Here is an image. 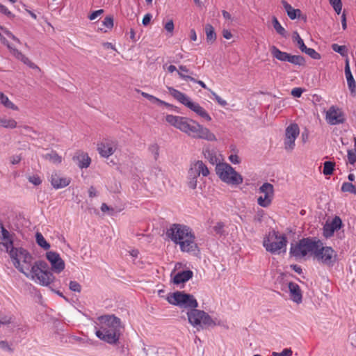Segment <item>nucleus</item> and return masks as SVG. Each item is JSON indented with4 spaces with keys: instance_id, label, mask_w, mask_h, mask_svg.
Masks as SVG:
<instances>
[{
    "instance_id": "nucleus-1",
    "label": "nucleus",
    "mask_w": 356,
    "mask_h": 356,
    "mask_svg": "<svg viewBox=\"0 0 356 356\" xmlns=\"http://www.w3.org/2000/svg\"><path fill=\"white\" fill-rule=\"evenodd\" d=\"M165 234L174 243L179 245L181 252L191 253L199 251L195 236L190 227L174 223L167 229Z\"/></svg>"
},
{
    "instance_id": "nucleus-2",
    "label": "nucleus",
    "mask_w": 356,
    "mask_h": 356,
    "mask_svg": "<svg viewBox=\"0 0 356 356\" xmlns=\"http://www.w3.org/2000/svg\"><path fill=\"white\" fill-rule=\"evenodd\" d=\"M97 320L100 328L96 331V336L109 344H118L124 330L120 318L113 314H106L99 316Z\"/></svg>"
},
{
    "instance_id": "nucleus-3",
    "label": "nucleus",
    "mask_w": 356,
    "mask_h": 356,
    "mask_svg": "<svg viewBox=\"0 0 356 356\" xmlns=\"http://www.w3.org/2000/svg\"><path fill=\"white\" fill-rule=\"evenodd\" d=\"M9 255L13 259L14 266L26 277L31 273L33 256L24 248L10 250Z\"/></svg>"
},
{
    "instance_id": "nucleus-4",
    "label": "nucleus",
    "mask_w": 356,
    "mask_h": 356,
    "mask_svg": "<svg viewBox=\"0 0 356 356\" xmlns=\"http://www.w3.org/2000/svg\"><path fill=\"white\" fill-rule=\"evenodd\" d=\"M318 245H322V242L319 239L316 240L312 237L303 238L298 242L291 244L289 254L296 259L304 257L309 252L314 254Z\"/></svg>"
},
{
    "instance_id": "nucleus-5",
    "label": "nucleus",
    "mask_w": 356,
    "mask_h": 356,
    "mask_svg": "<svg viewBox=\"0 0 356 356\" xmlns=\"http://www.w3.org/2000/svg\"><path fill=\"white\" fill-rule=\"evenodd\" d=\"M170 94L179 102L186 106L187 108L195 112L201 118L209 122L211 120V116L198 103L192 102L190 98L184 93L174 88L173 87H167Z\"/></svg>"
},
{
    "instance_id": "nucleus-6",
    "label": "nucleus",
    "mask_w": 356,
    "mask_h": 356,
    "mask_svg": "<svg viewBox=\"0 0 356 356\" xmlns=\"http://www.w3.org/2000/svg\"><path fill=\"white\" fill-rule=\"evenodd\" d=\"M186 314L189 323L196 327L197 330L207 327H214L220 325V322L216 323L207 312L197 308L188 310Z\"/></svg>"
},
{
    "instance_id": "nucleus-7",
    "label": "nucleus",
    "mask_w": 356,
    "mask_h": 356,
    "mask_svg": "<svg viewBox=\"0 0 356 356\" xmlns=\"http://www.w3.org/2000/svg\"><path fill=\"white\" fill-rule=\"evenodd\" d=\"M216 172L221 181L229 185L238 186L243 181V177L227 163L216 164Z\"/></svg>"
},
{
    "instance_id": "nucleus-8",
    "label": "nucleus",
    "mask_w": 356,
    "mask_h": 356,
    "mask_svg": "<svg viewBox=\"0 0 356 356\" xmlns=\"http://www.w3.org/2000/svg\"><path fill=\"white\" fill-rule=\"evenodd\" d=\"M52 272L49 264L43 260L36 261L31 267L32 277H35L39 283L45 286L50 285L56 279Z\"/></svg>"
},
{
    "instance_id": "nucleus-9",
    "label": "nucleus",
    "mask_w": 356,
    "mask_h": 356,
    "mask_svg": "<svg viewBox=\"0 0 356 356\" xmlns=\"http://www.w3.org/2000/svg\"><path fill=\"white\" fill-rule=\"evenodd\" d=\"M168 302L181 308L194 309L198 307V302L193 295L184 291H177L170 293L167 298Z\"/></svg>"
},
{
    "instance_id": "nucleus-10",
    "label": "nucleus",
    "mask_w": 356,
    "mask_h": 356,
    "mask_svg": "<svg viewBox=\"0 0 356 356\" xmlns=\"http://www.w3.org/2000/svg\"><path fill=\"white\" fill-rule=\"evenodd\" d=\"M315 258L323 265L332 268L337 260V254L331 247L318 245L314 253Z\"/></svg>"
},
{
    "instance_id": "nucleus-11",
    "label": "nucleus",
    "mask_w": 356,
    "mask_h": 356,
    "mask_svg": "<svg viewBox=\"0 0 356 356\" xmlns=\"http://www.w3.org/2000/svg\"><path fill=\"white\" fill-rule=\"evenodd\" d=\"M272 236H275V241H270L268 237L264 240L263 244L267 251L273 254L286 246L287 239L285 235H280L278 232L273 231Z\"/></svg>"
},
{
    "instance_id": "nucleus-12",
    "label": "nucleus",
    "mask_w": 356,
    "mask_h": 356,
    "mask_svg": "<svg viewBox=\"0 0 356 356\" xmlns=\"http://www.w3.org/2000/svg\"><path fill=\"white\" fill-rule=\"evenodd\" d=\"M300 134V129L296 123L288 126L285 131L284 148L287 151L294 149L295 140Z\"/></svg>"
},
{
    "instance_id": "nucleus-13",
    "label": "nucleus",
    "mask_w": 356,
    "mask_h": 356,
    "mask_svg": "<svg viewBox=\"0 0 356 356\" xmlns=\"http://www.w3.org/2000/svg\"><path fill=\"white\" fill-rule=\"evenodd\" d=\"M46 259L51 264V270L56 273H60L65 268V261L60 254L54 251H48L45 254Z\"/></svg>"
},
{
    "instance_id": "nucleus-14",
    "label": "nucleus",
    "mask_w": 356,
    "mask_h": 356,
    "mask_svg": "<svg viewBox=\"0 0 356 356\" xmlns=\"http://www.w3.org/2000/svg\"><path fill=\"white\" fill-rule=\"evenodd\" d=\"M343 222L339 216H336L331 222H326L323 225V234L325 238H330L335 231L339 230L343 227Z\"/></svg>"
},
{
    "instance_id": "nucleus-15",
    "label": "nucleus",
    "mask_w": 356,
    "mask_h": 356,
    "mask_svg": "<svg viewBox=\"0 0 356 356\" xmlns=\"http://www.w3.org/2000/svg\"><path fill=\"white\" fill-rule=\"evenodd\" d=\"M166 121L171 125L177 129H179L183 132H186L188 128V123L191 122V119L185 117L175 116L172 115H167L165 117Z\"/></svg>"
},
{
    "instance_id": "nucleus-16",
    "label": "nucleus",
    "mask_w": 356,
    "mask_h": 356,
    "mask_svg": "<svg viewBox=\"0 0 356 356\" xmlns=\"http://www.w3.org/2000/svg\"><path fill=\"white\" fill-rule=\"evenodd\" d=\"M326 119L329 124L335 125L342 124L346 120L343 113L339 109L331 107L326 113Z\"/></svg>"
},
{
    "instance_id": "nucleus-17",
    "label": "nucleus",
    "mask_w": 356,
    "mask_h": 356,
    "mask_svg": "<svg viewBox=\"0 0 356 356\" xmlns=\"http://www.w3.org/2000/svg\"><path fill=\"white\" fill-rule=\"evenodd\" d=\"M1 239L3 242L0 243V245H3L7 252L9 253L10 250H14L16 248L13 246V236L15 234H10L4 227L1 229Z\"/></svg>"
},
{
    "instance_id": "nucleus-18",
    "label": "nucleus",
    "mask_w": 356,
    "mask_h": 356,
    "mask_svg": "<svg viewBox=\"0 0 356 356\" xmlns=\"http://www.w3.org/2000/svg\"><path fill=\"white\" fill-rule=\"evenodd\" d=\"M290 298L296 303L300 304L302 301V294L299 285L293 282L288 283Z\"/></svg>"
},
{
    "instance_id": "nucleus-19",
    "label": "nucleus",
    "mask_w": 356,
    "mask_h": 356,
    "mask_svg": "<svg viewBox=\"0 0 356 356\" xmlns=\"http://www.w3.org/2000/svg\"><path fill=\"white\" fill-rule=\"evenodd\" d=\"M50 181L54 188L59 189L68 186L70 183V179L60 177L57 172H53L51 175Z\"/></svg>"
},
{
    "instance_id": "nucleus-20",
    "label": "nucleus",
    "mask_w": 356,
    "mask_h": 356,
    "mask_svg": "<svg viewBox=\"0 0 356 356\" xmlns=\"http://www.w3.org/2000/svg\"><path fill=\"white\" fill-rule=\"evenodd\" d=\"M72 159L81 169L88 168L91 162V159L88 154L83 152H79L76 153Z\"/></svg>"
},
{
    "instance_id": "nucleus-21",
    "label": "nucleus",
    "mask_w": 356,
    "mask_h": 356,
    "mask_svg": "<svg viewBox=\"0 0 356 356\" xmlns=\"http://www.w3.org/2000/svg\"><path fill=\"white\" fill-rule=\"evenodd\" d=\"M193 276V273L191 270H184L178 272L173 277L172 282L176 284H180L186 282Z\"/></svg>"
},
{
    "instance_id": "nucleus-22",
    "label": "nucleus",
    "mask_w": 356,
    "mask_h": 356,
    "mask_svg": "<svg viewBox=\"0 0 356 356\" xmlns=\"http://www.w3.org/2000/svg\"><path fill=\"white\" fill-rule=\"evenodd\" d=\"M281 3L291 19L294 20L300 18L302 12L300 9L293 8L286 0H282Z\"/></svg>"
},
{
    "instance_id": "nucleus-23",
    "label": "nucleus",
    "mask_w": 356,
    "mask_h": 356,
    "mask_svg": "<svg viewBox=\"0 0 356 356\" xmlns=\"http://www.w3.org/2000/svg\"><path fill=\"white\" fill-rule=\"evenodd\" d=\"M194 137L204 139L208 141H216L217 140L216 136L211 133L209 129L202 125H200V129H197Z\"/></svg>"
},
{
    "instance_id": "nucleus-24",
    "label": "nucleus",
    "mask_w": 356,
    "mask_h": 356,
    "mask_svg": "<svg viewBox=\"0 0 356 356\" xmlns=\"http://www.w3.org/2000/svg\"><path fill=\"white\" fill-rule=\"evenodd\" d=\"M98 151L102 156L108 158L114 153L115 147L109 143H101L98 147Z\"/></svg>"
},
{
    "instance_id": "nucleus-25",
    "label": "nucleus",
    "mask_w": 356,
    "mask_h": 356,
    "mask_svg": "<svg viewBox=\"0 0 356 356\" xmlns=\"http://www.w3.org/2000/svg\"><path fill=\"white\" fill-rule=\"evenodd\" d=\"M12 54L18 60H20L25 65H28L31 69H36L38 67L31 62L29 58H27L25 55H24L20 51L17 49H12Z\"/></svg>"
},
{
    "instance_id": "nucleus-26",
    "label": "nucleus",
    "mask_w": 356,
    "mask_h": 356,
    "mask_svg": "<svg viewBox=\"0 0 356 356\" xmlns=\"http://www.w3.org/2000/svg\"><path fill=\"white\" fill-rule=\"evenodd\" d=\"M270 53L273 58L277 59L278 60L282 61V62H287L288 60V56L289 53L285 51H282L280 50L277 47L273 45L270 47Z\"/></svg>"
},
{
    "instance_id": "nucleus-27",
    "label": "nucleus",
    "mask_w": 356,
    "mask_h": 356,
    "mask_svg": "<svg viewBox=\"0 0 356 356\" xmlns=\"http://www.w3.org/2000/svg\"><path fill=\"white\" fill-rule=\"evenodd\" d=\"M204 158L209 161V162L212 164H218V158L216 156V152L213 149L205 148L202 152Z\"/></svg>"
},
{
    "instance_id": "nucleus-28",
    "label": "nucleus",
    "mask_w": 356,
    "mask_h": 356,
    "mask_svg": "<svg viewBox=\"0 0 356 356\" xmlns=\"http://www.w3.org/2000/svg\"><path fill=\"white\" fill-rule=\"evenodd\" d=\"M225 227V224L223 222L219 221L216 223L212 229L216 235L225 237L228 234Z\"/></svg>"
},
{
    "instance_id": "nucleus-29",
    "label": "nucleus",
    "mask_w": 356,
    "mask_h": 356,
    "mask_svg": "<svg viewBox=\"0 0 356 356\" xmlns=\"http://www.w3.org/2000/svg\"><path fill=\"white\" fill-rule=\"evenodd\" d=\"M193 166L197 172V175H200L201 174L204 177H207L209 175V170L207 166L203 163L202 161H197L193 164Z\"/></svg>"
},
{
    "instance_id": "nucleus-30",
    "label": "nucleus",
    "mask_w": 356,
    "mask_h": 356,
    "mask_svg": "<svg viewBox=\"0 0 356 356\" xmlns=\"http://www.w3.org/2000/svg\"><path fill=\"white\" fill-rule=\"evenodd\" d=\"M287 62L298 66H304L305 65V58L300 55L289 54Z\"/></svg>"
},
{
    "instance_id": "nucleus-31",
    "label": "nucleus",
    "mask_w": 356,
    "mask_h": 356,
    "mask_svg": "<svg viewBox=\"0 0 356 356\" xmlns=\"http://www.w3.org/2000/svg\"><path fill=\"white\" fill-rule=\"evenodd\" d=\"M35 241L36 243L40 246L41 248H42L44 250H47L51 248V245L49 243H48L43 235L40 233L37 232L35 233Z\"/></svg>"
},
{
    "instance_id": "nucleus-32",
    "label": "nucleus",
    "mask_w": 356,
    "mask_h": 356,
    "mask_svg": "<svg viewBox=\"0 0 356 356\" xmlns=\"http://www.w3.org/2000/svg\"><path fill=\"white\" fill-rule=\"evenodd\" d=\"M205 33L208 42L213 43L216 40V33L213 26L210 24L205 25Z\"/></svg>"
},
{
    "instance_id": "nucleus-33",
    "label": "nucleus",
    "mask_w": 356,
    "mask_h": 356,
    "mask_svg": "<svg viewBox=\"0 0 356 356\" xmlns=\"http://www.w3.org/2000/svg\"><path fill=\"white\" fill-rule=\"evenodd\" d=\"M273 26L276 32L284 38L287 37V33L284 27L280 24L276 17L273 16L272 19Z\"/></svg>"
},
{
    "instance_id": "nucleus-34",
    "label": "nucleus",
    "mask_w": 356,
    "mask_h": 356,
    "mask_svg": "<svg viewBox=\"0 0 356 356\" xmlns=\"http://www.w3.org/2000/svg\"><path fill=\"white\" fill-rule=\"evenodd\" d=\"M0 102L6 108L17 111L18 107L9 100L7 96L0 91Z\"/></svg>"
},
{
    "instance_id": "nucleus-35",
    "label": "nucleus",
    "mask_w": 356,
    "mask_h": 356,
    "mask_svg": "<svg viewBox=\"0 0 356 356\" xmlns=\"http://www.w3.org/2000/svg\"><path fill=\"white\" fill-rule=\"evenodd\" d=\"M179 78H181V79H183L184 81H191L193 83H196L199 84L202 88H203L204 89H208L206 84L202 81L197 80L191 75L182 74L181 72H179Z\"/></svg>"
},
{
    "instance_id": "nucleus-36",
    "label": "nucleus",
    "mask_w": 356,
    "mask_h": 356,
    "mask_svg": "<svg viewBox=\"0 0 356 356\" xmlns=\"http://www.w3.org/2000/svg\"><path fill=\"white\" fill-rule=\"evenodd\" d=\"M259 191L264 193L265 195L273 197V186L270 183H264L259 188Z\"/></svg>"
},
{
    "instance_id": "nucleus-37",
    "label": "nucleus",
    "mask_w": 356,
    "mask_h": 356,
    "mask_svg": "<svg viewBox=\"0 0 356 356\" xmlns=\"http://www.w3.org/2000/svg\"><path fill=\"white\" fill-rule=\"evenodd\" d=\"M43 157L45 159L53 162L54 163H60L62 161L61 156H59L55 151H51L50 153H47L43 155Z\"/></svg>"
},
{
    "instance_id": "nucleus-38",
    "label": "nucleus",
    "mask_w": 356,
    "mask_h": 356,
    "mask_svg": "<svg viewBox=\"0 0 356 356\" xmlns=\"http://www.w3.org/2000/svg\"><path fill=\"white\" fill-rule=\"evenodd\" d=\"M335 167V163L330 161H327L323 163V173L325 175H331L333 174Z\"/></svg>"
},
{
    "instance_id": "nucleus-39",
    "label": "nucleus",
    "mask_w": 356,
    "mask_h": 356,
    "mask_svg": "<svg viewBox=\"0 0 356 356\" xmlns=\"http://www.w3.org/2000/svg\"><path fill=\"white\" fill-rule=\"evenodd\" d=\"M332 49L339 54L343 57H348V49L345 45H339L338 44L334 43L331 46Z\"/></svg>"
},
{
    "instance_id": "nucleus-40",
    "label": "nucleus",
    "mask_w": 356,
    "mask_h": 356,
    "mask_svg": "<svg viewBox=\"0 0 356 356\" xmlns=\"http://www.w3.org/2000/svg\"><path fill=\"white\" fill-rule=\"evenodd\" d=\"M200 124L197 123L196 121L191 119V122L188 123V128H187V130L185 133L192 135L193 137L195 136V134L197 133V129H200Z\"/></svg>"
},
{
    "instance_id": "nucleus-41",
    "label": "nucleus",
    "mask_w": 356,
    "mask_h": 356,
    "mask_svg": "<svg viewBox=\"0 0 356 356\" xmlns=\"http://www.w3.org/2000/svg\"><path fill=\"white\" fill-rule=\"evenodd\" d=\"M0 126L5 128L13 129L17 127V122L13 119L1 118Z\"/></svg>"
},
{
    "instance_id": "nucleus-42",
    "label": "nucleus",
    "mask_w": 356,
    "mask_h": 356,
    "mask_svg": "<svg viewBox=\"0 0 356 356\" xmlns=\"http://www.w3.org/2000/svg\"><path fill=\"white\" fill-rule=\"evenodd\" d=\"M273 197L267 196H260L257 199V203L259 206L262 207H268L272 202Z\"/></svg>"
},
{
    "instance_id": "nucleus-43",
    "label": "nucleus",
    "mask_w": 356,
    "mask_h": 356,
    "mask_svg": "<svg viewBox=\"0 0 356 356\" xmlns=\"http://www.w3.org/2000/svg\"><path fill=\"white\" fill-rule=\"evenodd\" d=\"M293 40L297 42V44L301 51H302L307 47L303 40L300 38L297 31L293 32Z\"/></svg>"
},
{
    "instance_id": "nucleus-44",
    "label": "nucleus",
    "mask_w": 356,
    "mask_h": 356,
    "mask_svg": "<svg viewBox=\"0 0 356 356\" xmlns=\"http://www.w3.org/2000/svg\"><path fill=\"white\" fill-rule=\"evenodd\" d=\"M302 52L305 53L306 54L309 55L312 58L315 60H319L321 58V54L312 48H309L307 47Z\"/></svg>"
},
{
    "instance_id": "nucleus-45",
    "label": "nucleus",
    "mask_w": 356,
    "mask_h": 356,
    "mask_svg": "<svg viewBox=\"0 0 356 356\" xmlns=\"http://www.w3.org/2000/svg\"><path fill=\"white\" fill-rule=\"evenodd\" d=\"M343 192H348L353 194H356V187L350 182H344L341 186Z\"/></svg>"
},
{
    "instance_id": "nucleus-46",
    "label": "nucleus",
    "mask_w": 356,
    "mask_h": 356,
    "mask_svg": "<svg viewBox=\"0 0 356 356\" xmlns=\"http://www.w3.org/2000/svg\"><path fill=\"white\" fill-rule=\"evenodd\" d=\"M329 2L336 13L339 15L342 10L341 0H329Z\"/></svg>"
},
{
    "instance_id": "nucleus-47",
    "label": "nucleus",
    "mask_w": 356,
    "mask_h": 356,
    "mask_svg": "<svg viewBox=\"0 0 356 356\" xmlns=\"http://www.w3.org/2000/svg\"><path fill=\"white\" fill-rule=\"evenodd\" d=\"M346 80H347V84H348V88L350 91V93L353 96L355 97L356 95V83L354 79V77L352 76V77L348 78V79H346Z\"/></svg>"
},
{
    "instance_id": "nucleus-48",
    "label": "nucleus",
    "mask_w": 356,
    "mask_h": 356,
    "mask_svg": "<svg viewBox=\"0 0 356 356\" xmlns=\"http://www.w3.org/2000/svg\"><path fill=\"white\" fill-rule=\"evenodd\" d=\"M69 289L74 292L80 293L81 291V286L76 281H70L69 283Z\"/></svg>"
},
{
    "instance_id": "nucleus-49",
    "label": "nucleus",
    "mask_w": 356,
    "mask_h": 356,
    "mask_svg": "<svg viewBox=\"0 0 356 356\" xmlns=\"http://www.w3.org/2000/svg\"><path fill=\"white\" fill-rule=\"evenodd\" d=\"M149 152L154 155V159L156 160L159 156V147L156 143L152 144L149 147Z\"/></svg>"
},
{
    "instance_id": "nucleus-50",
    "label": "nucleus",
    "mask_w": 356,
    "mask_h": 356,
    "mask_svg": "<svg viewBox=\"0 0 356 356\" xmlns=\"http://www.w3.org/2000/svg\"><path fill=\"white\" fill-rule=\"evenodd\" d=\"M28 180L29 182H31V184H33L35 186H38V185L41 184V183H42V179L37 175L29 176Z\"/></svg>"
},
{
    "instance_id": "nucleus-51",
    "label": "nucleus",
    "mask_w": 356,
    "mask_h": 356,
    "mask_svg": "<svg viewBox=\"0 0 356 356\" xmlns=\"http://www.w3.org/2000/svg\"><path fill=\"white\" fill-rule=\"evenodd\" d=\"M102 24L106 28L111 29L113 26V18L112 16H106L104 21L102 22Z\"/></svg>"
},
{
    "instance_id": "nucleus-52",
    "label": "nucleus",
    "mask_w": 356,
    "mask_h": 356,
    "mask_svg": "<svg viewBox=\"0 0 356 356\" xmlns=\"http://www.w3.org/2000/svg\"><path fill=\"white\" fill-rule=\"evenodd\" d=\"M0 13L5 15L10 19L15 17V15L13 14L5 6L0 3Z\"/></svg>"
},
{
    "instance_id": "nucleus-53",
    "label": "nucleus",
    "mask_w": 356,
    "mask_h": 356,
    "mask_svg": "<svg viewBox=\"0 0 356 356\" xmlns=\"http://www.w3.org/2000/svg\"><path fill=\"white\" fill-rule=\"evenodd\" d=\"M348 159L351 165H354L356 162V152H354L353 149L348 150Z\"/></svg>"
},
{
    "instance_id": "nucleus-54",
    "label": "nucleus",
    "mask_w": 356,
    "mask_h": 356,
    "mask_svg": "<svg viewBox=\"0 0 356 356\" xmlns=\"http://www.w3.org/2000/svg\"><path fill=\"white\" fill-rule=\"evenodd\" d=\"M141 95L143 97L147 99L149 102H151L152 103H156L158 104L159 102V99L152 95H149L147 92H141Z\"/></svg>"
},
{
    "instance_id": "nucleus-55",
    "label": "nucleus",
    "mask_w": 356,
    "mask_h": 356,
    "mask_svg": "<svg viewBox=\"0 0 356 356\" xmlns=\"http://www.w3.org/2000/svg\"><path fill=\"white\" fill-rule=\"evenodd\" d=\"M22 129H23L22 133L26 136H31L32 133L35 135L38 134L37 131H35L32 127H31L29 126H24L22 127Z\"/></svg>"
},
{
    "instance_id": "nucleus-56",
    "label": "nucleus",
    "mask_w": 356,
    "mask_h": 356,
    "mask_svg": "<svg viewBox=\"0 0 356 356\" xmlns=\"http://www.w3.org/2000/svg\"><path fill=\"white\" fill-rule=\"evenodd\" d=\"M0 348L4 350H7L10 353H13L14 350L6 341L3 340L0 341Z\"/></svg>"
},
{
    "instance_id": "nucleus-57",
    "label": "nucleus",
    "mask_w": 356,
    "mask_h": 356,
    "mask_svg": "<svg viewBox=\"0 0 356 356\" xmlns=\"http://www.w3.org/2000/svg\"><path fill=\"white\" fill-rule=\"evenodd\" d=\"M344 70H345V75H346V79L353 76L352 74L351 70H350V65H349V60L348 58L346 60Z\"/></svg>"
},
{
    "instance_id": "nucleus-58",
    "label": "nucleus",
    "mask_w": 356,
    "mask_h": 356,
    "mask_svg": "<svg viewBox=\"0 0 356 356\" xmlns=\"http://www.w3.org/2000/svg\"><path fill=\"white\" fill-rule=\"evenodd\" d=\"M159 105L160 106H166L167 108H171V109H173L174 111H177L179 113V108L177 106H174L172 104H170L168 102H165L161 99L159 100V103H158Z\"/></svg>"
},
{
    "instance_id": "nucleus-59",
    "label": "nucleus",
    "mask_w": 356,
    "mask_h": 356,
    "mask_svg": "<svg viewBox=\"0 0 356 356\" xmlns=\"http://www.w3.org/2000/svg\"><path fill=\"white\" fill-rule=\"evenodd\" d=\"M303 92V90L301 88H294L292 90L291 94L294 97H300L302 94Z\"/></svg>"
},
{
    "instance_id": "nucleus-60",
    "label": "nucleus",
    "mask_w": 356,
    "mask_h": 356,
    "mask_svg": "<svg viewBox=\"0 0 356 356\" xmlns=\"http://www.w3.org/2000/svg\"><path fill=\"white\" fill-rule=\"evenodd\" d=\"M179 72H181L182 74L188 73L191 75L194 74L193 72L190 71V70L186 66L181 65L179 66V70H177V74H179Z\"/></svg>"
},
{
    "instance_id": "nucleus-61",
    "label": "nucleus",
    "mask_w": 356,
    "mask_h": 356,
    "mask_svg": "<svg viewBox=\"0 0 356 356\" xmlns=\"http://www.w3.org/2000/svg\"><path fill=\"white\" fill-rule=\"evenodd\" d=\"M165 29L172 34L174 30V23L172 20H169L164 26Z\"/></svg>"
},
{
    "instance_id": "nucleus-62",
    "label": "nucleus",
    "mask_w": 356,
    "mask_h": 356,
    "mask_svg": "<svg viewBox=\"0 0 356 356\" xmlns=\"http://www.w3.org/2000/svg\"><path fill=\"white\" fill-rule=\"evenodd\" d=\"M152 18V14L147 13L146 15H145L143 18V21H142L143 25L145 26H147L150 23Z\"/></svg>"
},
{
    "instance_id": "nucleus-63",
    "label": "nucleus",
    "mask_w": 356,
    "mask_h": 356,
    "mask_svg": "<svg viewBox=\"0 0 356 356\" xmlns=\"http://www.w3.org/2000/svg\"><path fill=\"white\" fill-rule=\"evenodd\" d=\"M188 186L191 189H195L196 187H197V178H195V177H193V178H188Z\"/></svg>"
},
{
    "instance_id": "nucleus-64",
    "label": "nucleus",
    "mask_w": 356,
    "mask_h": 356,
    "mask_svg": "<svg viewBox=\"0 0 356 356\" xmlns=\"http://www.w3.org/2000/svg\"><path fill=\"white\" fill-rule=\"evenodd\" d=\"M104 10L102 9H100V10H95L93 11L89 16H88V18L90 19V20H94L98 16H99L102 13H103Z\"/></svg>"
}]
</instances>
